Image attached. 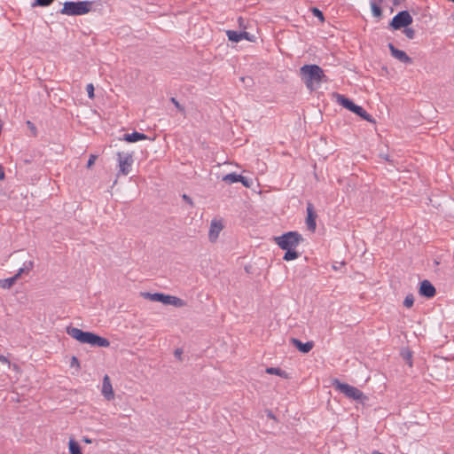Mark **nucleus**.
<instances>
[{"label":"nucleus","instance_id":"c85d7f7f","mask_svg":"<svg viewBox=\"0 0 454 454\" xmlns=\"http://www.w3.org/2000/svg\"><path fill=\"white\" fill-rule=\"evenodd\" d=\"M86 90H87V93H88V96L90 98H94L95 97V94H94V86L92 83H89L86 87Z\"/></svg>","mask_w":454,"mask_h":454},{"label":"nucleus","instance_id":"6e6552de","mask_svg":"<svg viewBox=\"0 0 454 454\" xmlns=\"http://www.w3.org/2000/svg\"><path fill=\"white\" fill-rule=\"evenodd\" d=\"M413 21L412 17L407 11H403L397 13L391 20L389 26L395 29H401L409 27Z\"/></svg>","mask_w":454,"mask_h":454},{"label":"nucleus","instance_id":"5701e85b","mask_svg":"<svg viewBox=\"0 0 454 454\" xmlns=\"http://www.w3.org/2000/svg\"><path fill=\"white\" fill-rule=\"evenodd\" d=\"M286 252L284 254L283 259L285 261H293L299 257V254L295 251V248L285 249Z\"/></svg>","mask_w":454,"mask_h":454},{"label":"nucleus","instance_id":"bb28decb","mask_svg":"<svg viewBox=\"0 0 454 454\" xmlns=\"http://www.w3.org/2000/svg\"><path fill=\"white\" fill-rule=\"evenodd\" d=\"M54 0H35L34 5L39 6H49L53 3Z\"/></svg>","mask_w":454,"mask_h":454},{"label":"nucleus","instance_id":"393cba45","mask_svg":"<svg viewBox=\"0 0 454 454\" xmlns=\"http://www.w3.org/2000/svg\"><path fill=\"white\" fill-rule=\"evenodd\" d=\"M32 267H33V263L30 262L29 266H26L25 268H20L18 270V272L14 275V277L18 280L20 278L22 273H24L25 271H27V273H28L30 271V270L32 269Z\"/></svg>","mask_w":454,"mask_h":454},{"label":"nucleus","instance_id":"ddd939ff","mask_svg":"<svg viewBox=\"0 0 454 454\" xmlns=\"http://www.w3.org/2000/svg\"><path fill=\"white\" fill-rule=\"evenodd\" d=\"M307 215H308L307 220H306L307 226L309 231L314 232L316 230V227H317V223H316L317 214L315 213L313 206L310 203H309L307 206Z\"/></svg>","mask_w":454,"mask_h":454},{"label":"nucleus","instance_id":"39448f33","mask_svg":"<svg viewBox=\"0 0 454 454\" xmlns=\"http://www.w3.org/2000/svg\"><path fill=\"white\" fill-rule=\"evenodd\" d=\"M333 386L336 390L340 391L349 399L360 401L362 403L367 399L360 389L348 383H342L340 380H335L333 381Z\"/></svg>","mask_w":454,"mask_h":454},{"label":"nucleus","instance_id":"412c9836","mask_svg":"<svg viewBox=\"0 0 454 454\" xmlns=\"http://www.w3.org/2000/svg\"><path fill=\"white\" fill-rule=\"evenodd\" d=\"M223 181L227 184H233L241 181V175H238L236 173H231L223 177Z\"/></svg>","mask_w":454,"mask_h":454},{"label":"nucleus","instance_id":"f03ea898","mask_svg":"<svg viewBox=\"0 0 454 454\" xmlns=\"http://www.w3.org/2000/svg\"><path fill=\"white\" fill-rule=\"evenodd\" d=\"M66 332L73 339L82 344H90L91 346L102 348H107L110 346V341L107 339L90 332H83L77 327L67 326L66 328Z\"/></svg>","mask_w":454,"mask_h":454},{"label":"nucleus","instance_id":"e433bc0d","mask_svg":"<svg viewBox=\"0 0 454 454\" xmlns=\"http://www.w3.org/2000/svg\"><path fill=\"white\" fill-rule=\"evenodd\" d=\"M83 442H84L85 443H88V444H90V443H91V442H92L91 439L87 438V437H84V438H83Z\"/></svg>","mask_w":454,"mask_h":454},{"label":"nucleus","instance_id":"b1692460","mask_svg":"<svg viewBox=\"0 0 454 454\" xmlns=\"http://www.w3.org/2000/svg\"><path fill=\"white\" fill-rule=\"evenodd\" d=\"M414 304V296L411 294H409L406 295V297L403 300V306L410 309Z\"/></svg>","mask_w":454,"mask_h":454},{"label":"nucleus","instance_id":"dca6fc26","mask_svg":"<svg viewBox=\"0 0 454 454\" xmlns=\"http://www.w3.org/2000/svg\"><path fill=\"white\" fill-rule=\"evenodd\" d=\"M145 139H147L146 135H145L143 133L137 132V131H135L131 134H126L123 137V140L128 143H135V142H137L140 140H145Z\"/></svg>","mask_w":454,"mask_h":454},{"label":"nucleus","instance_id":"1a4fd4ad","mask_svg":"<svg viewBox=\"0 0 454 454\" xmlns=\"http://www.w3.org/2000/svg\"><path fill=\"white\" fill-rule=\"evenodd\" d=\"M118 160L120 172L122 175L127 176L131 170V166L133 163L132 156L130 154L123 155L121 153H118Z\"/></svg>","mask_w":454,"mask_h":454},{"label":"nucleus","instance_id":"f3484780","mask_svg":"<svg viewBox=\"0 0 454 454\" xmlns=\"http://www.w3.org/2000/svg\"><path fill=\"white\" fill-rule=\"evenodd\" d=\"M226 34H227L228 39L230 41L236 42V43L241 41L244 38H247V39L248 38L247 37V33H246V32L245 33H239V32H236V31H233V30H228L226 32Z\"/></svg>","mask_w":454,"mask_h":454},{"label":"nucleus","instance_id":"7c9ffc66","mask_svg":"<svg viewBox=\"0 0 454 454\" xmlns=\"http://www.w3.org/2000/svg\"><path fill=\"white\" fill-rule=\"evenodd\" d=\"M70 365L71 367H75L76 370L80 369V362L76 356H72Z\"/></svg>","mask_w":454,"mask_h":454},{"label":"nucleus","instance_id":"6ab92c4d","mask_svg":"<svg viewBox=\"0 0 454 454\" xmlns=\"http://www.w3.org/2000/svg\"><path fill=\"white\" fill-rule=\"evenodd\" d=\"M68 450L70 454H82L79 443L73 438L68 441Z\"/></svg>","mask_w":454,"mask_h":454},{"label":"nucleus","instance_id":"f257e3e1","mask_svg":"<svg viewBox=\"0 0 454 454\" xmlns=\"http://www.w3.org/2000/svg\"><path fill=\"white\" fill-rule=\"evenodd\" d=\"M300 73L306 87L311 91L318 89L323 82H326L324 70L317 65H304Z\"/></svg>","mask_w":454,"mask_h":454},{"label":"nucleus","instance_id":"2eb2a0df","mask_svg":"<svg viewBox=\"0 0 454 454\" xmlns=\"http://www.w3.org/2000/svg\"><path fill=\"white\" fill-rule=\"evenodd\" d=\"M292 343L301 353H309L314 347L313 341H307L303 343L297 339H292Z\"/></svg>","mask_w":454,"mask_h":454},{"label":"nucleus","instance_id":"423d86ee","mask_svg":"<svg viewBox=\"0 0 454 454\" xmlns=\"http://www.w3.org/2000/svg\"><path fill=\"white\" fill-rule=\"evenodd\" d=\"M301 240V235L296 231H288L281 236L274 238V242L281 249L296 248Z\"/></svg>","mask_w":454,"mask_h":454},{"label":"nucleus","instance_id":"c756f323","mask_svg":"<svg viewBox=\"0 0 454 454\" xmlns=\"http://www.w3.org/2000/svg\"><path fill=\"white\" fill-rule=\"evenodd\" d=\"M26 124H27V128L30 129V131L32 132V134L34 136H36L37 135V129L35 126V124L32 121H27Z\"/></svg>","mask_w":454,"mask_h":454},{"label":"nucleus","instance_id":"473e14b6","mask_svg":"<svg viewBox=\"0 0 454 454\" xmlns=\"http://www.w3.org/2000/svg\"><path fill=\"white\" fill-rule=\"evenodd\" d=\"M239 182L241 183L245 187L250 186L248 180L246 177H244L243 176H241V181H239Z\"/></svg>","mask_w":454,"mask_h":454},{"label":"nucleus","instance_id":"c9c22d12","mask_svg":"<svg viewBox=\"0 0 454 454\" xmlns=\"http://www.w3.org/2000/svg\"><path fill=\"white\" fill-rule=\"evenodd\" d=\"M171 101L176 106V108H178L181 111L183 110V108L181 107V106L179 105L178 101L176 98H172Z\"/></svg>","mask_w":454,"mask_h":454},{"label":"nucleus","instance_id":"f8f14e48","mask_svg":"<svg viewBox=\"0 0 454 454\" xmlns=\"http://www.w3.org/2000/svg\"><path fill=\"white\" fill-rule=\"evenodd\" d=\"M419 292L420 295L427 298L434 297L436 293L434 286L428 280H423L420 283Z\"/></svg>","mask_w":454,"mask_h":454},{"label":"nucleus","instance_id":"2f4dec72","mask_svg":"<svg viewBox=\"0 0 454 454\" xmlns=\"http://www.w3.org/2000/svg\"><path fill=\"white\" fill-rule=\"evenodd\" d=\"M96 159H97V156H96V155L91 154V155L90 156L89 160H88L87 167H88V168H91V166L95 163Z\"/></svg>","mask_w":454,"mask_h":454},{"label":"nucleus","instance_id":"a878e982","mask_svg":"<svg viewBox=\"0 0 454 454\" xmlns=\"http://www.w3.org/2000/svg\"><path fill=\"white\" fill-rule=\"evenodd\" d=\"M311 12L313 13V15L315 17L318 18L321 22L325 21V18H324L323 12L319 9H317L316 7H313L311 9Z\"/></svg>","mask_w":454,"mask_h":454},{"label":"nucleus","instance_id":"72a5a7b5","mask_svg":"<svg viewBox=\"0 0 454 454\" xmlns=\"http://www.w3.org/2000/svg\"><path fill=\"white\" fill-rule=\"evenodd\" d=\"M5 178L4 167L0 164V180H4Z\"/></svg>","mask_w":454,"mask_h":454},{"label":"nucleus","instance_id":"9d476101","mask_svg":"<svg viewBox=\"0 0 454 454\" xmlns=\"http://www.w3.org/2000/svg\"><path fill=\"white\" fill-rule=\"evenodd\" d=\"M223 229V225L221 221L216 220V219L212 220L211 223H210L209 231H208L209 240L211 242L215 243L217 240L219 234L221 233Z\"/></svg>","mask_w":454,"mask_h":454},{"label":"nucleus","instance_id":"a211bd4d","mask_svg":"<svg viewBox=\"0 0 454 454\" xmlns=\"http://www.w3.org/2000/svg\"><path fill=\"white\" fill-rule=\"evenodd\" d=\"M266 372L268 374L279 376L283 379H289V374L279 367H268L266 368Z\"/></svg>","mask_w":454,"mask_h":454},{"label":"nucleus","instance_id":"9b49d317","mask_svg":"<svg viewBox=\"0 0 454 454\" xmlns=\"http://www.w3.org/2000/svg\"><path fill=\"white\" fill-rule=\"evenodd\" d=\"M101 393L107 401H112L114 398V391L108 375H105L103 378Z\"/></svg>","mask_w":454,"mask_h":454},{"label":"nucleus","instance_id":"4be33fe9","mask_svg":"<svg viewBox=\"0 0 454 454\" xmlns=\"http://www.w3.org/2000/svg\"><path fill=\"white\" fill-rule=\"evenodd\" d=\"M16 282L17 279L14 276L12 278L1 279L0 287H2L3 289H10Z\"/></svg>","mask_w":454,"mask_h":454},{"label":"nucleus","instance_id":"f704fd0d","mask_svg":"<svg viewBox=\"0 0 454 454\" xmlns=\"http://www.w3.org/2000/svg\"><path fill=\"white\" fill-rule=\"evenodd\" d=\"M0 362L3 364H8L9 365L11 364L8 358L5 357L4 356H0Z\"/></svg>","mask_w":454,"mask_h":454},{"label":"nucleus","instance_id":"cd10ccee","mask_svg":"<svg viewBox=\"0 0 454 454\" xmlns=\"http://www.w3.org/2000/svg\"><path fill=\"white\" fill-rule=\"evenodd\" d=\"M403 33L406 35V37H408L409 39H412L415 35L414 30L411 27H404Z\"/></svg>","mask_w":454,"mask_h":454},{"label":"nucleus","instance_id":"aec40b11","mask_svg":"<svg viewBox=\"0 0 454 454\" xmlns=\"http://www.w3.org/2000/svg\"><path fill=\"white\" fill-rule=\"evenodd\" d=\"M383 2V0H378V3L376 2H371V10L372 12V15L377 18H380L382 15V11L380 8V4Z\"/></svg>","mask_w":454,"mask_h":454},{"label":"nucleus","instance_id":"0eeeda50","mask_svg":"<svg viewBox=\"0 0 454 454\" xmlns=\"http://www.w3.org/2000/svg\"><path fill=\"white\" fill-rule=\"evenodd\" d=\"M335 98L337 102L346 109L355 113L356 114L362 117L364 120H366L370 122L374 121L372 116L362 106H356V104H354L353 101H351L348 98L340 94H336Z\"/></svg>","mask_w":454,"mask_h":454},{"label":"nucleus","instance_id":"20e7f679","mask_svg":"<svg viewBox=\"0 0 454 454\" xmlns=\"http://www.w3.org/2000/svg\"><path fill=\"white\" fill-rule=\"evenodd\" d=\"M141 295L144 298L148 299L152 301H158L166 305H172L176 308H182L186 305V302L183 299L174 295L165 294L161 293H142Z\"/></svg>","mask_w":454,"mask_h":454},{"label":"nucleus","instance_id":"7ed1b4c3","mask_svg":"<svg viewBox=\"0 0 454 454\" xmlns=\"http://www.w3.org/2000/svg\"><path fill=\"white\" fill-rule=\"evenodd\" d=\"M92 2L79 1V2H65L60 13L67 16L84 15L90 12Z\"/></svg>","mask_w":454,"mask_h":454},{"label":"nucleus","instance_id":"4468645a","mask_svg":"<svg viewBox=\"0 0 454 454\" xmlns=\"http://www.w3.org/2000/svg\"><path fill=\"white\" fill-rule=\"evenodd\" d=\"M388 47L394 58L403 63H411V59L405 53V51L395 48V46L391 43L388 45Z\"/></svg>","mask_w":454,"mask_h":454}]
</instances>
